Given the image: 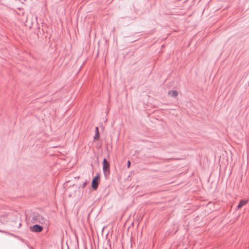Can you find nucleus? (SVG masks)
<instances>
[{
  "label": "nucleus",
  "instance_id": "nucleus-10",
  "mask_svg": "<svg viewBox=\"0 0 249 249\" xmlns=\"http://www.w3.org/2000/svg\"><path fill=\"white\" fill-rule=\"evenodd\" d=\"M86 184H87V182H86V181L84 182L83 183L82 187H83V188L85 187V186H86Z\"/></svg>",
  "mask_w": 249,
  "mask_h": 249
},
{
  "label": "nucleus",
  "instance_id": "nucleus-8",
  "mask_svg": "<svg viewBox=\"0 0 249 249\" xmlns=\"http://www.w3.org/2000/svg\"><path fill=\"white\" fill-rule=\"evenodd\" d=\"M18 239L19 240H20L22 242L25 243V240H24L23 239L21 238V237L18 236Z\"/></svg>",
  "mask_w": 249,
  "mask_h": 249
},
{
  "label": "nucleus",
  "instance_id": "nucleus-4",
  "mask_svg": "<svg viewBox=\"0 0 249 249\" xmlns=\"http://www.w3.org/2000/svg\"><path fill=\"white\" fill-rule=\"evenodd\" d=\"M30 229V230L33 232H39L43 230V228L42 226L36 224L33 226H31Z\"/></svg>",
  "mask_w": 249,
  "mask_h": 249
},
{
  "label": "nucleus",
  "instance_id": "nucleus-12",
  "mask_svg": "<svg viewBox=\"0 0 249 249\" xmlns=\"http://www.w3.org/2000/svg\"><path fill=\"white\" fill-rule=\"evenodd\" d=\"M97 132H99L98 127H96V128H95V133H97Z\"/></svg>",
  "mask_w": 249,
  "mask_h": 249
},
{
  "label": "nucleus",
  "instance_id": "nucleus-9",
  "mask_svg": "<svg viewBox=\"0 0 249 249\" xmlns=\"http://www.w3.org/2000/svg\"><path fill=\"white\" fill-rule=\"evenodd\" d=\"M130 164H131L130 161L129 160H128L127 162V165L128 168H129L130 167Z\"/></svg>",
  "mask_w": 249,
  "mask_h": 249
},
{
  "label": "nucleus",
  "instance_id": "nucleus-1",
  "mask_svg": "<svg viewBox=\"0 0 249 249\" xmlns=\"http://www.w3.org/2000/svg\"><path fill=\"white\" fill-rule=\"evenodd\" d=\"M31 222L32 223H38L41 225L47 223V219L42 215L36 212H33L30 215Z\"/></svg>",
  "mask_w": 249,
  "mask_h": 249
},
{
  "label": "nucleus",
  "instance_id": "nucleus-5",
  "mask_svg": "<svg viewBox=\"0 0 249 249\" xmlns=\"http://www.w3.org/2000/svg\"><path fill=\"white\" fill-rule=\"evenodd\" d=\"M248 202V200L242 199L240 201L239 203L237 205V208L240 209L244 206Z\"/></svg>",
  "mask_w": 249,
  "mask_h": 249
},
{
  "label": "nucleus",
  "instance_id": "nucleus-3",
  "mask_svg": "<svg viewBox=\"0 0 249 249\" xmlns=\"http://www.w3.org/2000/svg\"><path fill=\"white\" fill-rule=\"evenodd\" d=\"M100 178L99 173H97L96 175L93 178L91 181V187L94 190H96L98 187V180Z\"/></svg>",
  "mask_w": 249,
  "mask_h": 249
},
{
  "label": "nucleus",
  "instance_id": "nucleus-6",
  "mask_svg": "<svg viewBox=\"0 0 249 249\" xmlns=\"http://www.w3.org/2000/svg\"><path fill=\"white\" fill-rule=\"evenodd\" d=\"M168 94L172 97H176L178 94V92L176 90H169L168 91Z\"/></svg>",
  "mask_w": 249,
  "mask_h": 249
},
{
  "label": "nucleus",
  "instance_id": "nucleus-7",
  "mask_svg": "<svg viewBox=\"0 0 249 249\" xmlns=\"http://www.w3.org/2000/svg\"><path fill=\"white\" fill-rule=\"evenodd\" d=\"M100 134L99 132L95 133V136L94 137V139L95 140H97L99 139Z\"/></svg>",
  "mask_w": 249,
  "mask_h": 249
},
{
  "label": "nucleus",
  "instance_id": "nucleus-13",
  "mask_svg": "<svg viewBox=\"0 0 249 249\" xmlns=\"http://www.w3.org/2000/svg\"><path fill=\"white\" fill-rule=\"evenodd\" d=\"M20 225H21V223H19V227H20Z\"/></svg>",
  "mask_w": 249,
  "mask_h": 249
},
{
  "label": "nucleus",
  "instance_id": "nucleus-11",
  "mask_svg": "<svg viewBox=\"0 0 249 249\" xmlns=\"http://www.w3.org/2000/svg\"><path fill=\"white\" fill-rule=\"evenodd\" d=\"M8 234H10L11 235H12V236H13L14 237H15L17 238H18V236L16 235H15V234H14L13 233H9Z\"/></svg>",
  "mask_w": 249,
  "mask_h": 249
},
{
  "label": "nucleus",
  "instance_id": "nucleus-2",
  "mask_svg": "<svg viewBox=\"0 0 249 249\" xmlns=\"http://www.w3.org/2000/svg\"><path fill=\"white\" fill-rule=\"evenodd\" d=\"M109 166V163L107 162L106 158H104L103 161V170L105 177H107L110 173Z\"/></svg>",
  "mask_w": 249,
  "mask_h": 249
}]
</instances>
